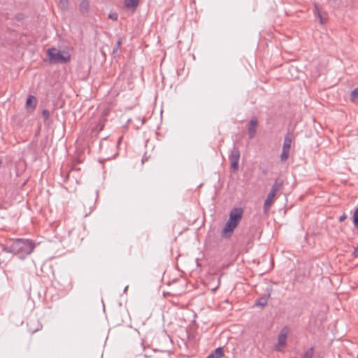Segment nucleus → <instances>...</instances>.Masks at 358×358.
<instances>
[{
    "mask_svg": "<svg viewBox=\"0 0 358 358\" xmlns=\"http://www.w3.org/2000/svg\"><path fill=\"white\" fill-rule=\"evenodd\" d=\"M257 124L258 121L256 117H253L250 120L248 127V136L250 139L254 138L257 132Z\"/></svg>",
    "mask_w": 358,
    "mask_h": 358,
    "instance_id": "7",
    "label": "nucleus"
},
{
    "mask_svg": "<svg viewBox=\"0 0 358 358\" xmlns=\"http://www.w3.org/2000/svg\"><path fill=\"white\" fill-rule=\"evenodd\" d=\"M47 55L50 63L66 64L71 60V55L67 52L58 50L55 48L48 49Z\"/></svg>",
    "mask_w": 358,
    "mask_h": 358,
    "instance_id": "4",
    "label": "nucleus"
},
{
    "mask_svg": "<svg viewBox=\"0 0 358 358\" xmlns=\"http://www.w3.org/2000/svg\"><path fill=\"white\" fill-rule=\"evenodd\" d=\"M270 296V294H268L267 297H262L257 299L255 302V305L261 307H264L268 303V298Z\"/></svg>",
    "mask_w": 358,
    "mask_h": 358,
    "instance_id": "12",
    "label": "nucleus"
},
{
    "mask_svg": "<svg viewBox=\"0 0 358 358\" xmlns=\"http://www.w3.org/2000/svg\"><path fill=\"white\" fill-rule=\"evenodd\" d=\"M243 213V211L242 208H233L231 210L229 213V217L222 229V233L224 235L227 236H230L231 235L234 230L241 222Z\"/></svg>",
    "mask_w": 358,
    "mask_h": 358,
    "instance_id": "2",
    "label": "nucleus"
},
{
    "mask_svg": "<svg viewBox=\"0 0 358 358\" xmlns=\"http://www.w3.org/2000/svg\"><path fill=\"white\" fill-rule=\"evenodd\" d=\"M347 216L344 214L339 217V221L343 222L346 219Z\"/></svg>",
    "mask_w": 358,
    "mask_h": 358,
    "instance_id": "24",
    "label": "nucleus"
},
{
    "mask_svg": "<svg viewBox=\"0 0 358 358\" xmlns=\"http://www.w3.org/2000/svg\"><path fill=\"white\" fill-rule=\"evenodd\" d=\"M59 6L61 8L64 10H66L69 6V1L68 0H59Z\"/></svg>",
    "mask_w": 358,
    "mask_h": 358,
    "instance_id": "17",
    "label": "nucleus"
},
{
    "mask_svg": "<svg viewBox=\"0 0 358 358\" xmlns=\"http://www.w3.org/2000/svg\"><path fill=\"white\" fill-rule=\"evenodd\" d=\"M42 115L45 120H47L50 117V112L48 110H43L42 112Z\"/></svg>",
    "mask_w": 358,
    "mask_h": 358,
    "instance_id": "20",
    "label": "nucleus"
},
{
    "mask_svg": "<svg viewBox=\"0 0 358 358\" xmlns=\"http://www.w3.org/2000/svg\"><path fill=\"white\" fill-rule=\"evenodd\" d=\"M36 99L34 96H29L26 101V106L27 108L34 109L36 106Z\"/></svg>",
    "mask_w": 358,
    "mask_h": 358,
    "instance_id": "10",
    "label": "nucleus"
},
{
    "mask_svg": "<svg viewBox=\"0 0 358 358\" xmlns=\"http://www.w3.org/2000/svg\"><path fill=\"white\" fill-rule=\"evenodd\" d=\"M80 12L82 14H86L90 10V3L87 0H83L79 6Z\"/></svg>",
    "mask_w": 358,
    "mask_h": 358,
    "instance_id": "8",
    "label": "nucleus"
},
{
    "mask_svg": "<svg viewBox=\"0 0 358 358\" xmlns=\"http://www.w3.org/2000/svg\"><path fill=\"white\" fill-rule=\"evenodd\" d=\"M103 127V124H101V127H100V130H101V129H102Z\"/></svg>",
    "mask_w": 358,
    "mask_h": 358,
    "instance_id": "27",
    "label": "nucleus"
},
{
    "mask_svg": "<svg viewBox=\"0 0 358 358\" xmlns=\"http://www.w3.org/2000/svg\"><path fill=\"white\" fill-rule=\"evenodd\" d=\"M240 157L241 152L238 148L234 145L229 155V159L230 161V167L234 171L238 169Z\"/></svg>",
    "mask_w": 358,
    "mask_h": 358,
    "instance_id": "5",
    "label": "nucleus"
},
{
    "mask_svg": "<svg viewBox=\"0 0 358 358\" xmlns=\"http://www.w3.org/2000/svg\"><path fill=\"white\" fill-rule=\"evenodd\" d=\"M314 354V348H310L304 352L301 358H313Z\"/></svg>",
    "mask_w": 358,
    "mask_h": 358,
    "instance_id": "16",
    "label": "nucleus"
},
{
    "mask_svg": "<svg viewBox=\"0 0 358 358\" xmlns=\"http://www.w3.org/2000/svg\"><path fill=\"white\" fill-rule=\"evenodd\" d=\"M1 164V161H0V164Z\"/></svg>",
    "mask_w": 358,
    "mask_h": 358,
    "instance_id": "29",
    "label": "nucleus"
},
{
    "mask_svg": "<svg viewBox=\"0 0 358 358\" xmlns=\"http://www.w3.org/2000/svg\"><path fill=\"white\" fill-rule=\"evenodd\" d=\"M148 158L149 157L146 156V153H145L142 159V164H144L145 162H147L148 160Z\"/></svg>",
    "mask_w": 358,
    "mask_h": 358,
    "instance_id": "23",
    "label": "nucleus"
},
{
    "mask_svg": "<svg viewBox=\"0 0 358 358\" xmlns=\"http://www.w3.org/2000/svg\"><path fill=\"white\" fill-rule=\"evenodd\" d=\"M141 347H142L143 350H144V348H144V346H143V343H141Z\"/></svg>",
    "mask_w": 358,
    "mask_h": 358,
    "instance_id": "26",
    "label": "nucleus"
},
{
    "mask_svg": "<svg viewBox=\"0 0 358 358\" xmlns=\"http://www.w3.org/2000/svg\"><path fill=\"white\" fill-rule=\"evenodd\" d=\"M353 255L355 257H358V245H357V247L355 248V250L353 252Z\"/></svg>",
    "mask_w": 358,
    "mask_h": 358,
    "instance_id": "22",
    "label": "nucleus"
},
{
    "mask_svg": "<svg viewBox=\"0 0 358 358\" xmlns=\"http://www.w3.org/2000/svg\"><path fill=\"white\" fill-rule=\"evenodd\" d=\"M287 334V327L282 328L278 337V345L275 347L276 350L280 351L281 348L285 347Z\"/></svg>",
    "mask_w": 358,
    "mask_h": 358,
    "instance_id": "6",
    "label": "nucleus"
},
{
    "mask_svg": "<svg viewBox=\"0 0 358 358\" xmlns=\"http://www.w3.org/2000/svg\"><path fill=\"white\" fill-rule=\"evenodd\" d=\"M355 227H356L357 228H358V224H357V225H355Z\"/></svg>",
    "mask_w": 358,
    "mask_h": 358,
    "instance_id": "28",
    "label": "nucleus"
},
{
    "mask_svg": "<svg viewBox=\"0 0 358 358\" xmlns=\"http://www.w3.org/2000/svg\"><path fill=\"white\" fill-rule=\"evenodd\" d=\"M357 358H358V355H357Z\"/></svg>",
    "mask_w": 358,
    "mask_h": 358,
    "instance_id": "30",
    "label": "nucleus"
},
{
    "mask_svg": "<svg viewBox=\"0 0 358 358\" xmlns=\"http://www.w3.org/2000/svg\"><path fill=\"white\" fill-rule=\"evenodd\" d=\"M289 150H290L282 148V151L280 155L281 162H285L288 159V157L289 156Z\"/></svg>",
    "mask_w": 358,
    "mask_h": 358,
    "instance_id": "14",
    "label": "nucleus"
},
{
    "mask_svg": "<svg viewBox=\"0 0 358 358\" xmlns=\"http://www.w3.org/2000/svg\"><path fill=\"white\" fill-rule=\"evenodd\" d=\"M283 184L284 182L282 179L280 178L275 179L264 203V212L265 213H267L275 201V195L282 188Z\"/></svg>",
    "mask_w": 358,
    "mask_h": 358,
    "instance_id": "3",
    "label": "nucleus"
},
{
    "mask_svg": "<svg viewBox=\"0 0 358 358\" xmlns=\"http://www.w3.org/2000/svg\"><path fill=\"white\" fill-rule=\"evenodd\" d=\"M206 358H208V356Z\"/></svg>",
    "mask_w": 358,
    "mask_h": 358,
    "instance_id": "31",
    "label": "nucleus"
},
{
    "mask_svg": "<svg viewBox=\"0 0 358 358\" xmlns=\"http://www.w3.org/2000/svg\"><path fill=\"white\" fill-rule=\"evenodd\" d=\"M350 99L352 102L358 101V87L355 88L350 94Z\"/></svg>",
    "mask_w": 358,
    "mask_h": 358,
    "instance_id": "15",
    "label": "nucleus"
},
{
    "mask_svg": "<svg viewBox=\"0 0 358 358\" xmlns=\"http://www.w3.org/2000/svg\"><path fill=\"white\" fill-rule=\"evenodd\" d=\"M108 17L113 20H117V14L115 13L109 14Z\"/></svg>",
    "mask_w": 358,
    "mask_h": 358,
    "instance_id": "21",
    "label": "nucleus"
},
{
    "mask_svg": "<svg viewBox=\"0 0 358 358\" xmlns=\"http://www.w3.org/2000/svg\"><path fill=\"white\" fill-rule=\"evenodd\" d=\"M139 0H124V5L127 8H136Z\"/></svg>",
    "mask_w": 358,
    "mask_h": 358,
    "instance_id": "13",
    "label": "nucleus"
},
{
    "mask_svg": "<svg viewBox=\"0 0 358 358\" xmlns=\"http://www.w3.org/2000/svg\"><path fill=\"white\" fill-rule=\"evenodd\" d=\"M353 222L355 226L358 224V208L355 211L354 215H353Z\"/></svg>",
    "mask_w": 358,
    "mask_h": 358,
    "instance_id": "19",
    "label": "nucleus"
},
{
    "mask_svg": "<svg viewBox=\"0 0 358 358\" xmlns=\"http://www.w3.org/2000/svg\"><path fill=\"white\" fill-rule=\"evenodd\" d=\"M319 17H320V22H321L322 24H324V23L325 22V20H324V18H322V16H321V15H320V14H319Z\"/></svg>",
    "mask_w": 358,
    "mask_h": 358,
    "instance_id": "25",
    "label": "nucleus"
},
{
    "mask_svg": "<svg viewBox=\"0 0 358 358\" xmlns=\"http://www.w3.org/2000/svg\"><path fill=\"white\" fill-rule=\"evenodd\" d=\"M224 356L223 348L219 347L208 355V358H222Z\"/></svg>",
    "mask_w": 358,
    "mask_h": 358,
    "instance_id": "9",
    "label": "nucleus"
},
{
    "mask_svg": "<svg viewBox=\"0 0 358 358\" xmlns=\"http://www.w3.org/2000/svg\"><path fill=\"white\" fill-rule=\"evenodd\" d=\"M34 248L35 244L32 241L19 238L14 241L5 250L17 255L20 259H24L34 251Z\"/></svg>",
    "mask_w": 358,
    "mask_h": 358,
    "instance_id": "1",
    "label": "nucleus"
},
{
    "mask_svg": "<svg viewBox=\"0 0 358 358\" xmlns=\"http://www.w3.org/2000/svg\"><path fill=\"white\" fill-rule=\"evenodd\" d=\"M122 38H119V40L117 41V43H116L115 45V47L113 48V53L116 52L119 50V48H120V45H122Z\"/></svg>",
    "mask_w": 358,
    "mask_h": 358,
    "instance_id": "18",
    "label": "nucleus"
},
{
    "mask_svg": "<svg viewBox=\"0 0 358 358\" xmlns=\"http://www.w3.org/2000/svg\"><path fill=\"white\" fill-rule=\"evenodd\" d=\"M292 138L290 134H287L285 136L282 148L290 150Z\"/></svg>",
    "mask_w": 358,
    "mask_h": 358,
    "instance_id": "11",
    "label": "nucleus"
}]
</instances>
